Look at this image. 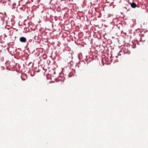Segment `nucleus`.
Masks as SVG:
<instances>
[{
    "instance_id": "20e7f679",
    "label": "nucleus",
    "mask_w": 148,
    "mask_h": 148,
    "mask_svg": "<svg viewBox=\"0 0 148 148\" xmlns=\"http://www.w3.org/2000/svg\"><path fill=\"white\" fill-rule=\"evenodd\" d=\"M116 58H118V56H116Z\"/></svg>"
},
{
    "instance_id": "7ed1b4c3",
    "label": "nucleus",
    "mask_w": 148,
    "mask_h": 148,
    "mask_svg": "<svg viewBox=\"0 0 148 148\" xmlns=\"http://www.w3.org/2000/svg\"><path fill=\"white\" fill-rule=\"evenodd\" d=\"M121 52H119L118 53V56H120L121 55V54L120 53Z\"/></svg>"
},
{
    "instance_id": "f03ea898",
    "label": "nucleus",
    "mask_w": 148,
    "mask_h": 148,
    "mask_svg": "<svg viewBox=\"0 0 148 148\" xmlns=\"http://www.w3.org/2000/svg\"><path fill=\"white\" fill-rule=\"evenodd\" d=\"M131 7L133 8H135L136 6V4L134 2H132L131 4Z\"/></svg>"
},
{
    "instance_id": "f257e3e1",
    "label": "nucleus",
    "mask_w": 148,
    "mask_h": 148,
    "mask_svg": "<svg viewBox=\"0 0 148 148\" xmlns=\"http://www.w3.org/2000/svg\"><path fill=\"white\" fill-rule=\"evenodd\" d=\"M19 40L20 42H22L25 43L27 41V39L26 38L23 37H21L20 38Z\"/></svg>"
}]
</instances>
